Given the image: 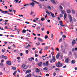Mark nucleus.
Listing matches in <instances>:
<instances>
[{
	"label": "nucleus",
	"instance_id": "50",
	"mask_svg": "<svg viewBox=\"0 0 77 77\" xmlns=\"http://www.w3.org/2000/svg\"><path fill=\"white\" fill-rule=\"evenodd\" d=\"M62 38H60L59 41V42H62Z\"/></svg>",
	"mask_w": 77,
	"mask_h": 77
},
{
	"label": "nucleus",
	"instance_id": "7",
	"mask_svg": "<svg viewBox=\"0 0 77 77\" xmlns=\"http://www.w3.org/2000/svg\"><path fill=\"white\" fill-rule=\"evenodd\" d=\"M28 60L29 61V62H32V60H34V58L33 57H31L30 58H28Z\"/></svg>",
	"mask_w": 77,
	"mask_h": 77
},
{
	"label": "nucleus",
	"instance_id": "2",
	"mask_svg": "<svg viewBox=\"0 0 77 77\" xmlns=\"http://www.w3.org/2000/svg\"><path fill=\"white\" fill-rule=\"evenodd\" d=\"M43 65L45 66H48V61H47L46 63H43Z\"/></svg>",
	"mask_w": 77,
	"mask_h": 77
},
{
	"label": "nucleus",
	"instance_id": "27",
	"mask_svg": "<svg viewBox=\"0 0 77 77\" xmlns=\"http://www.w3.org/2000/svg\"><path fill=\"white\" fill-rule=\"evenodd\" d=\"M45 39H47L48 38V36H47V35H46L45 36Z\"/></svg>",
	"mask_w": 77,
	"mask_h": 77
},
{
	"label": "nucleus",
	"instance_id": "60",
	"mask_svg": "<svg viewBox=\"0 0 77 77\" xmlns=\"http://www.w3.org/2000/svg\"><path fill=\"white\" fill-rule=\"evenodd\" d=\"M19 17H23V15H19Z\"/></svg>",
	"mask_w": 77,
	"mask_h": 77
},
{
	"label": "nucleus",
	"instance_id": "31",
	"mask_svg": "<svg viewBox=\"0 0 77 77\" xmlns=\"http://www.w3.org/2000/svg\"><path fill=\"white\" fill-rule=\"evenodd\" d=\"M2 52L4 53V52H5L6 51V49L5 48L3 49L2 50Z\"/></svg>",
	"mask_w": 77,
	"mask_h": 77
},
{
	"label": "nucleus",
	"instance_id": "20",
	"mask_svg": "<svg viewBox=\"0 0 77 77\" xmlns=\"http://www.w3.org/2000/svg\"><path fill=\"white\" fill-rule=\"evenodd\" d=\"M47 8L48 9H49V10L51 9V7H50V6L49 5H48Z\"/></svg>",
	"mask_w": 77,
	"mask_h": 77
},
{
	"label": "nucleus",
	"instance_id": "46",
	"mask_svg": "<svg viewBox=\"0 0 77 77\" xmlns=\"http://www.w3.org/2000/svg\"><path fill=\"white\" fill-rule=\"evenodd\" d=\"M50 75L48 74H47L45 75V76H46L47 77H48Z\"/></svg>",
	"mask_w": 77,
	"mask_h": 77
},
{
	"label": "nucleus",
	"instance_id": "57",
	"mask_svg": "<svg viewBox=\"0 0 77 77\" xmlns=\"http://www.w3.org/2000/svg\"><path fill=\"white\" fill-rule=\"evenodd\" d=\"M59 69L58 68H56L55 69V70L56 71H59Z\"/></svg>",
	"mask_w": 77,
	"mask_h": 77
},
{
	"label": "nucleus",
	"instance_id": "22",
	"mask_svg": "<svg viewBox=\"0 0 77 77\" xmlns=\"http://www.w3.org/2000/svg\"><path fill=\"white\" fill-rule=\"evenodd\" d=\"M52 59L54 61L56 60V58H55V57L53 56H52Z\"/></svg>",
	"mask_w": 77,
	"mask_h": 77
},
{
	"label": "nucleus",
	"instance_id": "3",
	"mask_svg": "<svg viewBox=\"0 0 77 77\" xmlns=\"http://www.w3.org/2000/svg\"><path fill=\"white\" fill-rule=\"evenodd\" d=\"M69 18V21L70 23H72V17H71V15L69 14L68 15Z\"/></svg>",
	"mask_w": 77,
	"mask_h": 77
},
{
	"label": "nucleus",
	"instance_id": "13",
	"mask_svg": "<svg viewBox=\"0 0 77 77\" xmlns=\"http://www.w3.org/2000/svg\"><path fill=\"white\" fill-rule=\"evenodd\" d=\"M60 55V53H58L57 54L56 56L57 59H59V57Z\"/></svg>",
	"mask_w": 77,
	"mask_h": 77
},
{
	"label": "nucleus",
	"instance_id": "42",
	"mask_svg": "<svg viewBox=\"0 0 77 77\" xmlns=\"http://www.w3.org/2000/svg\"><path fill=\"white\" fill-rule=\"evenodd\" d=\"M60 48H61V49H63V48H64V47H63V46L61 45L60 46Z\"/></svg>",
	"mask_w": 77,
	"mask_h": 77
},
{
	"label": "nucleus",
	"instance_id": "32",
	"mask_svg": "<svg viewBox=\"0 0 77 77\" xmlns=\"http://www.w3.org/2000/svg\"><path fill=\"white\" fill-rule=\"evenodd\" d=\"M46 12L47 14H48L49 15H50V12H49L48 11H46Z\"/></svg>",
	"mask_w": 77,
	"mask_h": 77
},
{
	"label": "nucleus",
	"instance_id": "54",
	"mask_svg": "<svg viewBox=\"0 0 77 77\" xmlns=\"http://www.w3.org/2000/svg\"><path fill=\"white\" fill-rule=\"evenodd\" d=\"M17 30V32L18 33V34H19V32L20 31V30L19 29H18Z\"/></svg>",
	"mask_w": 77,
	"mask_h": 77
},
{
	"label": "nucleus",
	"instance_id": "1",
	"mask_svg": "<svg viewBox=\"0 0 77 77\" xmlns=\"http://www.w3.org/2000/svg\"><path fill=\"white\" fill-rule=\"evenodd\" d=\"M64 64L63 63H60V62H58V63L56 64V66L57 67H60V66H62Z\"/></svg>",
	"mask_w": 77,
	"mask_h": 77
},
{
	"label": "nucleus",
	"instance_id": "5",
	"mask_svg": "<svg viewBox=\"0 0 77 77\" xmlns=\"http://www.w3.org/2000/svg\"><path fill=\"white\" fill-rule=\"evenodd\" d=\"M6 63L8 65H11V63L10 61L8 60V61H7Z\"/></svg>",
	"mask_w": 77,
	"mask_h": 77
},
{
	"label": "nucleus",
	"instance_id": "34",
	"mask_svg": "<svg viewBox=\"0 0 77 77\" xmlns=\"http://www.w3.org/2000/svg\"><path fill=\"white\" fill-rule=\"evenodd\" d=\"M62 52L63 53H64L65 54L66 53V52L65 51V50H63L62 51Z\"/></svg>",
	"mask_w": 77,
	"mask_h": 77
},
{
	"label": "nucleus",
	"instance_id": "41",
	"mask_svg": "<svg viewBox=\"0 0 77 77\" xmlns=\"http://www.w3.org/2000/svg\"><path fill=\"white\" fill-rule=\"evenodd\" d=\"M63 38H66V36L65 35H62Z\"/></svg>",
	"mask_w": 77,
	"mask_h": 77
},
{
	"label": "nucleus",
	"instance_id": "25",
	"mask_svg": "<svg viewBox=\"0 0 77 77\" xmlns=\"http://www.w3.org/2000/svg\"><path fill=\"white\" fill-rule=\"evenodd\" d=\"M28 6H29V4H26L23 5V6H25V7Z\"/></svg>",
	"mask_w": 77,
	"mask_h": 77
},
{
	"label": "nucleus",
	"instance_id": "11",
	"mask_svg": "<svg viewBox=\"0 0 77 77\" xmlns=\"http://www.w3.org/2000/svg\"><path fill=\"white\" fill-rule=\"evenodd\" d=\"M30 5L32 6V7H33L34 6V5H35V4L34 2H32L29 3Z\"/></svg>",
	"mask_w": 77,
	"mask_h": 77
},
{
	"label": "nucleus",
	"instance_id": "10",
	"mask_svg": "<svg viewBox=\"0 0 77 77\" xmlns=\"http://www.w3.org/2000/svg\"><path fill=\"white\" fill-rule=\"evenodd\" d=\"M2 57L3 58V59H8L7 57L4 56V55H2Z\"/></svg>",
	"mask_w": 77,
	"mask_h": 77
},
{
	"label": "nucleus",
	"instance_id": "14",
	"mask_svg": "<svg viewBox=\"0 0 77 77\" xmlns=\"http://www.w3.org/2000/svg\"><path fill=\"white\" fill-rule=\"evenodd\" d=\"M66 12V11H65L64 10H62L61 11V13H62V14H64Z\"/></svg>",
	"mask_w": 77,
	"mask_h": 77
},
{
	"label": "nucleus",
	"instance_id": "17",
	"mask_svg": "<svg viewBox=\"0 0 77 77\" xmlns=\"http://www.w3.org/2000/svg\"><path fill=\"white\" fill-rule=\"evenodd\" d=\"M51 3H54V4H56V2L54 0H51Z\"/></svg>",
	"mask_w": 77,
	"mask_h": 77
},
{
	"label": "nucleus",
	"instance_id": "12",
	"mask_svg": "<svg viewBox=\"0 0 77 77\" xmlns=\"http://www.w3.org/2000/svg\"><path fill=\"white\" fill-rule=\"evenodd\" d=\"M69 59L67 58L65 60V62L66 63H68L69 62Z\"/></svg>",
	"mask_w": 77,
	"mask_h": 77
},
{
	"label": "nucleus",
	"instance_id": "47",
	"mask_svg": "<svg viewBox=\"0 0 77 77\" xmlns=\"http://www.w3.org/2000/svg\"><path fill=\"white\" fill-rule=\"evenodd\" d=\"M25 52L26 53V54H27L28 53H29V51H28V50H26L25 51Z\"/></svg>",
	"mask_w": 77,
	"mask_h": 77
},
{
	"label": "nucleus",
	"instance_id": "29",
	"mask_svg": "<svg viewBox=\"0 0 77 77\" xmlns=\"http://www.w3.org/2000/svg\"><path fill=\"white\" fill-rule=\"evenodd\" d=\"M42 64V62H40L38 64V66H41V65Z\"/></svg>",
	"mask_w": 77,
	"mask_h": 77
},
{
	"label": "nucleus",
	"instance_id": "62",
	"mask_svg": "<svg viewBox=\"0 0 77 77\" xmlns=\"http://www.w3.org/2000/svg\"><path fill=\"white\" fill-rule=\"evenodd\" d=\"M35 53H38V51H35Z\"/></svg>",
	"mask_w": 77,
	"mask_h": 77
},
{
	"label": "nucleus",
	"instance_id": "53",
	"mask_svg": "<svg viewBox=\"0 0 77 77\" xmlns=\"http://www.w3.org/2000/svg\"><path fill=\"white\" fill-rule=\"evenodd\" d=\"M42 51V50L40 51L39 52V54H42V52H41Z\"/></svg>",
	"mask_w": 77,
	"mask_h": 77
},
{
	"label": "nucleus",
	"instance_id": "6",
	"mask_svg": "<svg viewBox=\"0 0 77 77\" xmlns=\"http://www.w3.org/2000/svg\"><path fill=\"white\" fill-rule=\"evenodd\" d=\"M37 39L38 41H40V42H43V40L41 38H37Z\"/></svg>",
	"mask_w": 77,
	"mask_h": 77
},
{
	"label": "nucleus",
	"instance_id": "58",
	"mask_svg": "<svg viewBox=\"0 0 77 77\" xmlns=\"http://www.w3.org/2000/svg\"><path fill=\"white\" fill-rule=\"evenodd\" d=\"M75 50V49L74 48H72V51H74Z\"/></svg>",
	"mask_w": 77,
	"mask_h": 77
},
{
	"label": "nucleus",
	"instance_id": "40",
	"mask_svg": "<svg viewBox=\"0 0 77 77\" xmlns=\"http://www.w3.org/2000/svg\"><path fill=\"white\" fill-rule=\"evenodd\" d=\"M12 69H14V70H15V69H16V68H15V67H12Z\"/></svg>",
	"mask_w": 77,
	"mask_h": 77
},
{
	"label": "nucleus",
	"instance_id": "9",
	"mask_svg": "<svg viewBox=\"0 0 77 77\" xmlns=\"http://www.w3.org/2000/svg\"><path fill=\"white\" fill-rule=\"evenodd\" d=\"M22 67L24 68V69H27V66L24 64H23L22 65Z\"/></svg>",
	"mask_w": 77,
	"mask_h": 77
},
{
	"label": "nucleus",
	"instance_id": "19",
	"mask_svg": "<svg viewBox=\"0 0 77 77\" xmlns=\"http://www.w3.org/2000/svg\"><path fill=\"white\" fill-rule=\"evenodd\" d=\"M19 1V0H15V2H16V3H21V1H20L19 2H18Z\"/></svg>",
	"mask_w": 77,
	"mask_h": 77
},
{
	"label": "nucleus",
	"instance_id": "36",
	"mask_svg": "<svg viewBox=\"0 0 77 77\" xmlns=\"http://www.w3.org/2000/svg\"><path fill=\"white\" fill-rule=\"evenodd\" d=\"M38 6L39 7V8H42V5H41V4H40L39 5H38Z\"/></svg>",
	"mask_w": 77,
	"mask_h": 77
},
{
	"label": "nucleus",
	"instance_id": "18",
	"mask_svg": "<svg viewBox=\"0 0 77 77\" xmlns=\"http://www.w3.org/2000/svg\"><path fill=\"white\" fill-rule=\"evenodd\" d=\"M27 77H32V74L29 73L27 75Z\"/></svg>",
	"mask_w": 77,
	"mask_h": 77
},
{
	"label": "nucleus",
	"instance_id": "24",
	"mask_svg": "<svg viewBox=\"0 0 77 77\" xmlns=\"http://www.w3.org/2000/svg\"><path fill=\"white\" fill-rule=\"evenodd\" d=\"M75 43V40H74L72 41V45H74V44Z\"/></svg>",
	"mask_w": 77,
	"mask_h": 77
},
{
	"label": "nucleus",
	"instance_id": "23",
	"mask_svg": "<svg viewBox=\"0 0 77 77\" xmlns=\"http://www.w3.org/2000/svg\"><path fill=\"white\" fill-rule=\"evenodd\" d=\"M66 12L68 14H69V13H71V10H67Z\"/></svg>",
	"mask_w": 77,
	"mask_h": 77
},
{
	"label": "nucleus",
	"instance_id": "35",
	"mask_svg": "<svg viewBox=\"0 0 77 77\" xmlns=\"http://www.w3.org/2000/svg\"><path fill=\"white\" fill-rule=\"evenodd\" d=\"M43 69H44L45 71H47V70L48 69V68L47 67H45V68H43Z\"/></svg>",
	"mask_w": 77,
	"mask_h": 77
},
{
	"label": "nucleus",
	"instance_id": "21",
	"mask_svg": "<svg viewBox=\"0 0 77 77\" xmlns=\"http://www.w3.org/2000/svg\"><path fill=\"white\" fill-rule=\"evenodd\" d=\"M36 72H40V70L38 69H36Z\"/></svg>",
	"mask_w": 77,
	"mask_h": 77
},
{
	"label": "nucleus",
	"instance_id": "52",
	"mask_svg": "<svg viewBox=\"0 0 77 77\" xmlns=\"http://www.w3.org/2000/svg\"><path fill=\"white\" fill-rule=\"evenodd\" d=\"M25 23H26V24H29V22L26 21Z\"/></svg>",
	"mask_w": 77,
	"mask_h": 77
},
{
	"label": "nucleus",
	"instance_id": "64",
	"mask_svg": "<svg viewBox=\"0 0 77 77\" xmlns=\"http://www.w3.org/2000/svg\"><path fill=\"white\" fill-rule=\"evenodd\" d=\"M2 13L3 14H5V11H2Z\"/></svg>",
	"mask_w": 77,
	"mask_h": 77
},
{
	"label": "nucleus",
	"instance_id": "63",
	"mask_svg": "<svg viewBox=\"0 0 77 77\" xmlns=\"http://www.w3.org/2000/svg\"><path fill=\"white\" fill-rule=\"evenodd\" d=\"M47 21L48 23H50V20H47Z\"/></svg>",
	"mask_w": 77,
	"mask_h": 77
},
{
	"label": "nucleus",
	"instance_id": "26",
	"mask_svg": "<svg viewBox=\"0 0 77 77\" xmlns=\"http://www.w3.org/2000/svg\"><path fill=\"white\" fill-rule=\"evenodd\" d=\"M31 71L30 70H27L26 71V73H29V72H30Z\"/></svg>",
	"mask_w": 77,
	"mask_h": 77
},
{
	"label": "nucleus",
	"instance_id": "49",
	"mask_svg": "<svg viewBox=\"0 0 77 77\" xmlns=\"http://www.w3.org/2000/svg\"><path fill=\"white\" fill-rule=\"evenodd\" d=\"M56 75V73L55 72H54L53 73V75H54V76H55V75Z\"/></svg>",
	"mask_w": 77,
	"mask_h": 77
},
{
	"label": "nucleus",
	"instance_id": "8",
	"mask_svg": "<svg viewBox=\"0 0 77 77\" xmlns=\"http://www.w3.org/2000/svg\"><path fill=\"white\" fill-rule=\"evenodd\" d=\"M67 17V14H66V13H65L64 15V20H65V19H66V18Z\"/></svg>",
	"mask_w": 77,
	"mask_h": 77
},
{
	"label": "nucleus",
	"instance_id": "45",
	"mask_svg": "<svg viewBox=\"0 0 77 77\" xmlns=\"http://www.w3.org/2000/svg\"><path fill=\"white\" fill-rule=\"evenodd\" d=\"M36 44L37 45H40V43L38 42V43H36Z\"/></svg>",
	"mask_w": 77,
	"mask_h": 77
},
{
	"label": "nucleus",
	"instance_id": "37",
	"mask_svg": "<svg viewBox=\"0 0 77 77\" xmlns=\"http://www.w3.org/2000/svg\"><path fill=\"white\" fill-rule=\"evenodd\" d=\"M29 47H30V45L29 44L28 45V46H26L25 47V48H28Z\"/></svg>",
	"mask_w": 77,
	"mask_h": 77
},
{
	"label": "nucleus",
	"instance_id": "33",
	"mask_svg": "<svg viewBox=\"0 0 77 77\" xmlns=\"http://www.w3.org/2000/svg\"><path fill=\"white\" fill-rule=\"evenodd\" d=\"M17 72V71H15L13 73V74L14 75H15V74Z\"/></svg>",
	"mask_w": 77,
	"mask_h": 77
},
{
	"label": "nucleus",
	"instance_id": "38",
	"mask_svg": "<svg viewBox=\"0 0 77 77\" xmlns=\"http://www.w3.org/2000/svg\"><path fill=\"white\" fill-rule=\"evenodd\" d=\"M41 20L42 21H44L45 20V18H42L41 19Z\"/></svg>",
	"mask_w": 77,
	"mask_h": 77
},
{
	"label": "nucleus",
	"instance_id": "30",
	"mask_svg": "<svg viewBox=\"0 0 77 77\" xmlns=\"http://www.w3.org/2000/svg\"><path fill=\"white\" fill-rule=\"evenodd\" d=\"M72 63L73 64H74V63H75V60H72Z\"/></svg>",
	"mask_w": 77,
	"mask_h": 77
},
{
	"label": "nucleus",
	"instance_id": "55",
	"mask_svg": "<svg viewBox=\"0 0 77 77\" xmlns=\"http://www.w3.org/2000/svg\"><path fill=\"white\" fill-rule=\"evenodd\" d=\"M42 31H44V30H45V29L44 28H42Z\"/></svg>",
	"mask_w": 77,
	"mask_h": 77
},
{
	"label": "nucleus",
	"instance_id": "51",
	"mask_svg": "<svg viewBox=\"0 0 77 77\" xmlns=\"http://www.w3.org/2000/svg\"><path fill=\"white\" fill-rule=\"evenodd\" d=\"M45 50H48V47H45Z\"/></svg>",
	"mask_w": 77,
	"mask_h": 77
},
{
	"label": "nucleus",
	"instance_id": "44",
	"mask_svg": "<svg viewBox=\"0 0 77 77\" xmlns=\"http://www.w3.org/2000/svg\"><path fill=\"white\" fill-rule=\"evenodd\" d=\"M59 17H63V15L60 14V15Z\"/></svg>",
	"mask_w": 77,
	"mask_h": 77
},
{
	"label": "nucleus",
	"instance_id": "28",
	"mask_svg": "<svg viewBox=\"0 0 77 77\" xmlns=\"http://www.w3.org/2000/svg\"><path fill=\"white\" fill-rule=\"evenodd\" d=\"M72 12L73 14H75V11H74V10H72Z\"/></svg>",
	"mask_w": 77,
	"mask_h": 77
},
{
	"label": "nucleus",
	"instance_id": "48",
	"mask_svg": "<svg viewBox=\"0 0 77 77\" xmlns=\"http://www.w3.org/2000/svg\"><path fill=\"white\" fill-rule=\"evenodd\" d=\"M55 50H57V51H59V49L58 48H57L55 49Z\"/></svg>",
	"mask_w": 77,
	"mask_h": 77
},
{
	"label": "nucleus",
	"instance_id": "16",
	"mask_svg": "<svg viewBox=\"0 0 77 77\" xmlns=\"http://www.w3.org/2000/svg\"><path fill=\"white\" fill-rule=\"evenodd\" d=\"M50 63H53V62H55L53 59H51L50 60Z\"/></svg>",
	"mask_w": 77,
	"mask_h": 77
},
{
	"label": "nucleus",
	"instance_id": "59",
	"mask_svg": "<svg viewBox=\"0 0 77 77\" xmlns=\"http://www.w3.org/2000/svg\"><path fill=\"white\" fill-rule=\"evenodd\" d=\"M51 38H53V34H52L51 35Z\"/></svg>",
	"mask_w": 77,
	"mask_h": 77
},
{
	"label": "nucleus",
	"instance_id": "39",
	"mask_svg": "<svg viewBox=\"0 0 77 77\" xmlns=\"http://www.w3.org/2000/svg\"><path fill=\"white\" fill-rule=\"evenodd\" d=\"M26 31L25 29L23 30L22 33H26Z\"/></svg>",
	"mask_w": 77,
	"mask_h": 77
},
{
	"label": "nucleus",
	"instance_id": "56",
	"mask_svg": "<svg viewBox=\"0 0 77 77\" xmlns=\"http://www.w3.org/2000/svg\"><path fill=\"white\" fill-rule=\"evenodd\" d=\"M47 34H49V33H50V32H49V31H47Z\"/></svg>",
	"mask_w": 77,
	"mask_h": 77
},
{
	"label": "nucleus",
	"instance_id": "61",
	"mask_svg": "<svg viewBox=\"0 0 77 77\" xmlns=\"http://www.w3.org/2000/svg\"><path fill=\"white\" fill-rule=\"evenodd\" d=\"M51 54H52V56H53V55H54V52H51Z\"/></svg>",
	"mask_w": 77,
	"mask_h": 77
},
{
	"label": "nucleus",
	"instance_id": "4",
	"mask_svg": "<svg viewBox=\"0 0 77 77\" xmlns=\"http://www.w3.org/2000/svg\"><path fill=\"white\" fill-rule=\"evenodd\" d=\"M60 24L61 26H62V27H63V26H65V25H63V22L62 21H59Z\"/></svg>",
	"mask_w": 77,
	"mask_h": 77
},
{
	"label": "nucleus",
	"instance_id": "43",
	"mask_svg": "<svg viewBox=\"0 0 77 77\" xmlns=\"http://www.w3.org/2000/svg\"><path fill=\"white\" fill-rule=\"evenodd\" d=\"M59 7L61 9H63V7H62L61 6V5H60Z\"/></svg>",
	"mask_w": 77,
	"mask_h": 77
},
{
	"label": "nucleus",
	"instance_id": "15",
	"mask_svg": "<svg viewBox=\"0 0 77 77\" xmlns=\"http://www.w3.org/2000/svg\"><path fill=\"white\" fill-rule=\"evenodd\" d=\"M51 14V15L52 17H53V18H54L55 17V16H54V15L53 13H52L51 12H50Z\"/></svg>",
	"mask_w": 77,
	"mask_h": 77
}]
</instances>
